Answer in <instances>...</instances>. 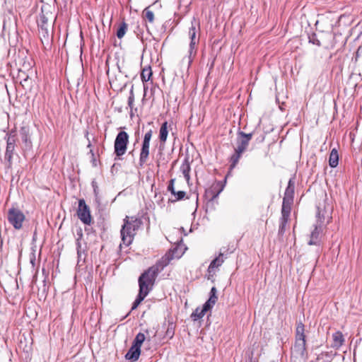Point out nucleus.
Here are the masks:
<instances>
[{
  "label": "nucleus",
  "instance_id": "6e6552de",
  "mask_svg": "<svg viewBox=\"0 0 362 362\" xmlns=\"http://www.w3.org/2000/svg\"><path fill=\"white\" fill-rule=\"evenodd\" d=\"M25 219L24 214L18 209L11 208L8 211V220L15 229H20Z\"/></svg>",
  "mask_w": 362,
  "mask_h": 362
},
{
  "label": "nucleus",
  "instance_id": "603ef678",
  "mask_svg": "<svg viewBox=\"0 0 362 362\" xmlns=\"http://www.w3.org/2000/svg\"><path fill=\"white\" fill-rule=\"evenodd\" d=\"M129 314V313H127L126 316L124 317H126L127 316H128Z\"/></svg>",
  "mask_w": 362,
  "mask_h": 362
},
{
  "label": "nucleus",
  "instance_id": "412c9836",
  "mask_svg": "<svg viewBox=\"0 0 362 362\" xmlns=\"http://www.w3.org/2000/svg\"><path fill=\"white\" fill-rule=\"evenodd\" d=\"M168 135V122H165L162 124L159 131V140L160 143L165 144L166 142Z\"/></svg>",
  "mask_w": 362,
  "mask_h": 362
},
{
  "label": "nucleus",
  "instance_id": "6ab92c4d",
  "mask_svg": "<svg viewBox=\"0 0 362 362\" xmlns=\"http://www.w3.org/2000/svg\"><path fill=\"white\" fill-rule=\"evenodd\" d=\"M333 343L332 347L339 349L342 346L344 341V335L341 332H336L332 334Z\"/></svg>",
  "mask_w": 362,
  "mask_h": 362
},
{
  "label": "nucleus",
  "instance_id": "c756f323",
  "mask_svg": "<svg viewBox=\"0 0 362 362\" xmlns=\"http://www.w3.org/2000/svg\"><path fill=\"white\" fill-rule=\"evenodd\" d=\"M134 93L133 88H132V89L129 91V95L128 98V106L129 107V108L131 110V112H130L131 116H132V115H133L132 110L134 107Z\"/></svg>",
  "mask_w": 362,
  "mask_h": 362
},
{
  "label": "nucleus",
  "instance_id": "cd10ccee",
  "mask_svg": "<svg viewBox=\"0 0 362 362\" xmlns=\"http://www.w3.org/2000/svg\"><path fill=\"white\" fill-rule=\"evenodd\" d=\"M127 27H128L127 24L125 22H122L119 24V28H117V30L116 33L117 37L119 39H121L124 36V35L127 30Z\"/></svg>",
  "mask_w": 362,
  "mask_h": 362
},
{
  "label": "nucleus",
  "instance_id": "ea45409f",
  "mask_svg": "<svg viewBox=\"0 0 362 362\" xmlns=\"http://www.w3.org/2000/svg\"><path fill=\"white\" fill-rule=\"evenodd\" d=\"M144 343V341H138L136 340V339H134V341H133V344L132 346H134V347H139V349H141V346L142 345V344Z\"/></svg>",
  "mask_w": 362,
  "mask_h": 362
},
{
  "label": "nucleus",
  "instance_id": "8fccbe9b",
  "mask_svg": "<svg viewBox=\"0 0 362 362\" xmlns=\"http://www.w3.org/2000/svg\"><path fill=\"white\" fill-rule=\"evenodd\" d=\"M40 3L43 4L44 3V0H40Z\"/></svg>",
  "mask_w": 362,
  "mask_h": 362
},
{
  "label": "nucleus",
  "instance_id": "3c124183",
  "mask_svg": "<svg viewBox=\"0 0 362 362\" xmlns=\"http://www.w3.org/2000/svg\"><path fill=\"white\" fill-rule=\"evenodd\" d=\"M331 218L329 216H327V219H329ZM329 221V220H327V222Z\"/></svg>",
  "mask_w": 362,
  "mask_h": 362
},
{
  "label": "nucleus",
  "instance_id": "5701e85b",
  "mask_svg": "<svg viewBox=\"0 0 362 362\" xmlns=\"http://www.w3.org/2000/svg\"><path fill=\"white\" fill-rule=\"evenodd\" d=\"M295 192V182L293 179H290L288 183V186L285 190L284 196L286 197H290L293 199Z\"/></svg>",
  "mask_w": 362,
  "mask_h": 362
},
{
  "label": "nucleus",
  "instance_id": "b1692460",
  "mask_svg": "<svg viewBox=\"0 0 362 362\" xmlns=\"http://www.w3.org/2000/svg\"><path fill=\"white\" fill-rule=\"evenodd\" d=\"M28 78L29 76L25 71H23L20 69L18 70L16 80L17 81H19L22 86H25V84L28 82Z\"/></svg>",
  "mask_w": 362,
  "mask_h": 362
},
{
  "label": "nucleus",
  "instance_id": "4468645a",
  "mask_svg": "<svg viewBox=\"0 0 362 362\" xmlns=\"http://www.w3.org/2000/svg\"><path fill=\"white\" fill-rule=\"evenodd\" d=\"M322 232V228L320 225H315V229L312 231L310 234V239L308 242V245H317L319 244V236Z\"/></svg>",
  "mask_w": 362,
  "mask_h": 362
},
{
  "label": "nucleus",
  "instance_id": "37998d69",
  "mask_svg": "<svg viewBox=\"0 0 362 362\" xmlns=\"http://www.w3.org/2000/svg\"><path fill=\"white\" fill-rule=\"evenodd\" d=\"M46 270H45V259L44 260V262L42 263V273L43 275L45 274Z\"/></svg>",
  "mask_w": 362,
  "mask_h": 362
},
{
  "label": "nucleus",
  "instance_id": "72a5a7b5",
  "mask_svg": "<svg viewBox=\"0 0 362 362\" xmlns=\"http://www.w3.org/2000/svg\"><path fill=\"white\" fill-rule=\"evenodd\" d=\"M293 202V198L284 197L282 205L291 207Z\"/></svg>",
  "mask_w": 362,
  "mask_h": 362
},
{
  "label": "nucleus",
  "instance_id": "f8f14e48",
  "mask_svg": "<svg viewBox=\"0 0 362 362\" xmlns=\"http://www.w3.org/2000/svg\"><path fill=\"white\" fill-rule=\"evenodd\" d=\"M41 12L39 17L37 18V24L39 29L40 37L42 43H43V38H45V15L44 14V5L42 4L40 7Z\"/></svg>",
  "mask_w": 362,
  "mask_h": 362
},
{
  "label": "nucleus",
  "instance_id": "c85d7f7f",
  "mask_svg": "<svg viewBox=\"0 0 362 362\" xmlns=\"http://www.w3.org/2000/svg\"><path fill=\"white\" fill-rule=\"evenodd\" d=\"M288 221V218H280V224H279V231H278V235L279 236L284 235V234L286 231V226Z\"/></svg>",
  "mask_w": 362,
  "mask_h": 362
},
{
  "label": "nucleus",
  "instance_id": "7c9ffc66",
  "mask_svg": "<svg viewBox=\"0 0 362 362\" xmlns=\"http://www.w3.org/2000/svg\"><path fill=\"white\" fill-rule=\"evenodd\" d=\"M291 207L282 205L281 208V217L284 218L289 219Z\"/></svg>",
  "mask_w": 362,
  "mask_h": 362
},
{
  "label": "nucleus",
  "instance_id": "2f4dec72",
  "mask_svg": "<svg viewBox=\"0 0 362 362\" xmlns=\"http://www.w3.org/2000/svg\"><path fill=\"white\" fill-rule=\"evenodd\" d=\"M144 17L150 22L153 23L154 21V14L153 11L148 10V8H145L144 11Z\"/></svg>",
  "mask_w": 362,
  "mask_h": 362
},
{
  "label": "nucleus",
  "instance_id": "58836bf2",
  "mask_svg": "<svg viewBox=\"0 0 362 362\" xmlns=\"http://www.w3.org/2000/svg\"><path fill=\"white\" fill-rule=\"evenodd\" d=\"M144 343V341H138L136 340V339H134V341H133V344L132 346H134V347H139V349H141V346L142 345V344Z\"/></svg>",
  "mask_w": 362,
  "mask_h": 362
},
{
  "label": "nucleus",
  "instance_id": "4be33fe9",
  "mask_svg": "<svg viewBox=\"0 0 362 362\" xmlns=\"http://www.w3.org/2000/svg\"><path fill=\"white\" fill-rule=\"evenodd\" d=\"M339 163V154L336 148H333L329 154V165L331 168H336Z\"/></svg>",
  "mask_w": 362,
  "mask_h": 362
},
{
  "label": "nucleus",
  "instance_id": "09e8293b",
  "mask_svg": "<svg viewBox=\"0 0 362 362\" xmlns=\"http://www.w3.org/2000/svg\"><path fill=\"white\" fill-rule=\"evenodd\" d=\"M30 262L34 265V260L31 259Z\"/></svg>",
  "mask_w": 362,
  "mask_h": 362
},
{
  "label": "nucleus",
  "instance_id": "f704fd0d",
  "mask_svg": "<svg viewBox=\"0 0 362 362\" xmlns=\"http://www.w3.org/2000/svg\"><path fill=\"white\" fill-rule=\"evenodd\" d=\"M174 182L175 179H171L170 180L169 185L168 186V190L171 192L172 194L175 195V190L174 188Z\"/></svg>",
  "mask_w": 362,
  "mask_h": 362
},
{
  "label": "nucleus",
  "instance_id": "c9c22d12",
  "mask_svg": "<svg viewBox=\"0 0 362 362\" xmlns=\"http://www.w3.org/2000/svg\"><path fill=\"white\" fill-rule=\"evenodd\" d=\"M185 192L184 191H178V192H175V195L176 196V199H175V201H178V200H182L184 199V197H185Z\"/></svg>",
  "mask_w": 362,
  "mask_h": 362
},
{
  "label": "nucleus",
  "instance_id": "9d476101",
  "mask_svg": "<svg viewBox=\"0 0 362 362\" xmlns=\"http://www.w3.org/2000/svg\"><path fill=\"white\" fill-rule=\"evenodd\" d=\"M6 148L4 156V160L7 162V167L11 168L12 165V158L16 146V139L14 135L6 134Z\"/></svg>",
  "mask_w": 362,
  "mask_h": 362
},
{
  "label": "nucleus",
  "instance_id": "4c0bfd02",
  "mask_svg": "<svg viewBox=\"0 0 362 362\" xmlns=\"http://www.w3.org/2000/svg\"><path fill=\"white\" fill-rule=\"evenodd\" d=\"M138 341H144L146 339L145 334L144 333L139 332L136 334V337L134 338Z\"/></svg>",
  "mask_w": 362,
  "mask_h": 362
},
{
  "label": "nucleus",
  "instance_id": "2eb2a0df",
  "mask_svg": "<svg viewBox=\"0 0 362 362\" xmlns=\"http://www.w3.org/2000/svg\"><path fill=\"white\" fill-rule=\"evenodd\" d=\"M20 136L25 148H30L31 147V141L29 135V129L26 127H21L20 130Z\"/></svg>",
  "mask_w": 362,
  "mask_h": 362
},
{
  "label": "nucleus",
  "instance_id": "ddd939ff",
  "mask_svg": "<svg viewBox=\"0 0 362 362\" xmlns=\"http://www.w3.org/2000/svg\"><path fill=\"white\" fill-rule=\"evenodd\" d=\"M141 354V349L139 347L132 346L125 355V358L130 362L136 361Z\"/></svg>",
  "mask_w": 362,
  "mask_h": 362
},
{
  "label": "nucleus",
  "instance_id": "473e14b6",
  "mask_svg": "<svg viewBox=\"0 0 362 362\" xmlns=\"http://www.w3.org/2000/svg\"><path fill=\"white\" fill-rule=\"evenodd\" d=\"M309 42L315 45L318 47L321 45L320 41L318 40L317 36L315 33H312L308 37Z\"/></svg>",
  "mask_w": 362,
  "mask_h": 362
},
{
  "label": "nucleus",
  "instance_id": "7ed1b4c3",
  "mask_svg": "<svg viewBox=\"0 0 362 362\" xmlns=\"http://www.w3.org/2000/svg\"><path fill=\"white\" fill-rule=\"evenodd\" d=\"M142 224L143 221L139 217H125L124 224L120 231L122 241L125 246H129L132 243L136 231L140 228Z\"/></svg>",
  "mask_w": 362,
  "mask_h": 362
},
{
  "label": "nucleus",
  "instance_id": "f03ea898",
  "mask_svg": "<svg viewBox=\"0 0 362 362\" xmlns=\"http://www.w3.org/2000/svg\"><path fill=\"white\" fill-rule=\"evenodd\" d=\"M306 336L305 334V325L301 322H297L295 332V341L291 348V362L305 361L308 358L306 349Z\"/></svg>",
  "mask_w": 362,
  "mask_h": 362
},
{
  "label": "nucleus",
  "instance_id": "1a4fd4ad",
  "mask_svg": "<svg viewBox=\"0 0 362 362\" xmlns=\"http://www.w3.org/2000/svg\"><path fill=\"white\" fill-rule=\"evenodd\" d=\"M78 218L84 224L89 225L91 223L92 217L89 206L86 204L85 200L81 199L78 201V207L77 210Z\"/></svg>",
  "mask_w": 362,
  "mask_h": 362
},
{
  "label": "nucleus",
  "instance_id": "de8ad7c7",
  "mask_svg": "<svg viewBox=\"0 0 362 362\" xmlns=\"http://www.w3.org/2000/svg\"><path fill=\"white\" fill-rule=\"evenodd\" d=\"M91 146V144L89 142L88 144V147L90 148Z\"/></svg>",
  "mask_w": 362,
  "mask_h": 362
},
{
  "label": "nucleus",
  "instance_id": "423d86ee",
  "mask_svg": "<svg viewBox=\"0 0 362 362\" xmlns=\"http://www.w3.org/2000/svg\"><path fill=\"white\" fill-rule=\"evenodd\" d=\"M197 30L196 29L195 25L193 24L189 29V38L190 40L189 45V49H188V54H187V59H188V65L190 66L194 58L195 57L197 49H198V45L199 42V36L197 35Z\"/></svg>",
  "mask_w": 362,
  "mask_h": 362
},
{
  "label": "nucleus",
  "instance_id": "f3484780",
  "mask_svg": "<svg viewBox=\"0 0 362 362\" xmlns=\"http://www.w3.org/2000/svg\"><path fill=\"white\" fill-rule=\"evenodd\" d=\"M224 255V252H220L218 256L216 257L214 260L211 261L210 263L209 267H208V272L211 273L213 272L214 269L215 268H217L220 267L224 262V259L223 258Z\"/></svg>",
  "mask_w": 362,
  "mask_h": 362
},
{
  "label": "nucleus",
  "instance_id": "dca6fc26",
  "mask_svg": "<svg viewBox=\"0 0 362 362\" xmlns=\"http://www.w3.org/2000/svg\"><path fill=\"white\" fill-rule=\"evenodd\" d=\"M180 170L182 173L187 182H189V180L190 179L189 173L191 170V167H190V162H189L188 157H186L184 159V160L180 166Z\"/></svg>",
  "mask_w": 362,
  "mask_h": 362
},
{
  "label": "nucleus",
  "instance_id": "0eeeda50",
  "mask_svg": "<svg viewBox=\"0 0 362 362\" xmlns=\"http://www.w3.org/2000/svg\"><path fill=\"white\" fill-rule=\"evenodd\" d=\"M153 135V131L149 129L144 134L139 153V164L142 167L148 160L150 154V141Z\"/></svg>",
  "mask_w": 362,
  "mask_h": 362
},
{
  "label": "nucleus",
  "instance_id": "f257e3e1",
  "mask_svg": "<svg viewBox=\"0 0 362 362\" xmlns=\"http://www.w3.org/2000/svg\"><path fill=\"white\" fill-rule=\"evenodd\" d=\"M177 247L170 250L165 254L155 265L149 267L146 271L141 274L139 278V286L140 293L147 292V294L152 290L156 279L158 273L168 265L170 261L176 258H180L182 254H177Z\"/></svg>",
  "mask_w": 362,
  "mask_h": 362
},
{
  "label": "nucleus",
  "instance_id": "a19ab883",
  "mask_svg": "<svg viewBox=\"0 0 362 362\" xmlns=\"http://www.w3.org/2000/svg\"><path fill=\"white\" fill-rule=\"evenodd\" d=\"M92 185H93V187L94 194H95V197H97L98 194V186L96 185V182H92Z\"/></svg>",
  "mask_w": 362,
  "mask_h": 362
},
{
  "label": "nucleus",
  "instance_id": "e433bc0d",
  "mask_svg": "<svg viewBox=\"0 0 362 362\" xmlns=\"http://www.w3.org/2000/svg\"><path fill=\"white\" fill-rule=\"evenodd\" d=\"M361 53H362V45L358 47V48L356 52L355 57H354L355 62L358 61Z\"/></svg>",
  "mask_w": 362,
  "mask_h": 362
},
{
  "label": "nucleus",
  "instance_id": "79ce46f5",
  "mask_svg": "<svg viewBox=\"0 0 362 362\" xmlns=\"http://www.w3.org/2000/svg\"><path fill=\"white\" fill-rule=\"evenodd\" d=\"M173 334H174V332L168 328L167 332H166L167 336H168V337H170L171 338L173 337Z\"/></svg>",
  "mask_w": 362,
  "mask_h": 362
},
{
  "label": "nucleus",
  "instance_id": "9b49d317",
  "mask_svg": "<svg viewBox=\"0 0 362 362\" xmlns=\"http://www.w3.org/2000/svg\"><path fill=\"white\" fill-rule=\"evenodd\" d=\"M223 189V185L221 184V182H217L211 186L209 191H207V195L211 196V198L206 203V206L208 208L214 207L215 204H218L217 198Z\"/></svg>",
  "mask_w": 362,
  "mask_h": 362
},
{
  "label": "nucleus",
  "instance_id": "a878e982",
  "mask_svg": "<svg viewBox=\"0 0 362 362\" xmlns=\"http://www.w3.org/2000/svg\"><path fill=\"white\" fill-rule=\"evenodd\" d=\"M152 76V71L150 66L143 69L141 73V78L143 82H147Z\"/></svg>",
  "mask_w": 362,
  "mask_h": 362
},
{
  "label": "nucleus",
  "instance_id": "20e7f679",
  "mask_svg": "<svg viewBox=\"0 0 362 362\" xmlns=\"http://www.w3.org/2000/svg\"><path fill=\"white\" fill-rule=\"evenodd\" d=\"M252 136V133L246 134L243 132H238L237 146L235 148L234 153L230 158V168L231 169L236 166L242 154L247 150Z\"/></svg>",
  "mask_w": 362,
  "mask_h": 362
},
{
  "label": "nucleus",
  "instance_id": "a18cd8bd",
  "mask_svg": "<svg viewBox=\"0 0 362 362\" xmlns=\"http://www.w3.org/2000/svg\"><path fill=\"white\" fill-rule=\"evenodd\" d=\"M42 283H43V287H45V278L42 280ZM44 292H45V288H43L42 290V293H43Z\"/></svg>",
  "mask_w": 362,
  "mask_h": 362
},
{
  "label": "nucleus",
  "instance_id": "393cba45",
  "mask_svg": "<svg viewBox=\"0 0 362 362\" xmlns=\"http://www.w3.org/2000/svg\"><path fill=\"white\" fill-rule=\"evenodd\" d=\"M317 223L315 225H320L321 228L325 221V216L324 210L321 209L320 206H317Z\"/></svg>",
  "mask_w": 362,
  "mask_h": 362
},
{
  "label": "nucleus",
  "instance_id": "39448f33",
  "mask_svg": "<svg viewBox=\"0 0 362 362\" xmlns=\"http://www.w3.org/2000/svg\"><path fill=\"white\" fill-rule=\"evenodd\" d=\"M129 134L124 131H121L117 134L114 142V153L116 156L115 160H120L121 157L125 154L129 144Z\"/></svg>",
  "mask_w": 362,
  "mask_h": 362
},
{
  "label": "nucleus",
  "instance_id": "a211bd4d",
  "mask_svg": "<svg viewBox=\"0 0 362 362\" xmlns=\"http://www.w3.org/2000/svg\"><path fill=\"white\" fill-rule=\"evenodd\" d=\"M209 310L210 308L206 307V305L204 304L202 308H197L195 309V310L191 315V318L192 320L197 321V320L202 318L206 313Z\"/></svg>",
  "mask_w": 362,
  "mask_h": 362
},
{
  "label": "nucleus",
  "instance_id": "aec40b11",
  "mask_svg": "<svg viewBox=\"0 0 362 362\" xmlns=\"http://www.w3.org/2000/svg\"><path fill=\"white\" fill-rule=\"evenodd\" d=\"M217 290L216 287H212L210 291V296L208 300L204 303L206 307L209 308L210 309L215 305L218 300V297L216 296Z\"/></svg>",
  "mask_w": 362,
  "mask_h": 362
},
{
  "label": "nucleus",
  "instance_id": "c03bdc74",
  "mask_svg": "<svg viewBox=\"0 0 362 362\" xmlns=\"http://www.w3.org/2000/svg\"><path fill=\"white\" fill-rule=\"evenodd\" d=\"M77 252L78 254L79 255L80 253V250H81V243H79L78 240H77Z\"/></svg>",
  "mask_w": 362,
  "mask_h": 362
},
{
  "label": "nucleus",
  "instance_id": "bb28decb",
  "mask_svg": "<svg viewBox=\"0 0 362 362\" xmlns=\"http://www.w3.org/2000/svg\"><path fill=\"white\" fill-rule=\"evenodd\" d=\"M147 295H148L147 292H145V293H144L143 292L140 293V291H139V293H138V295L136 296V298L135 299L134 302L132 304V310H134L136 308H137V307L144 300V299L145 298V297Z\"/></svg>",
  "mask_w": 362,
  "mask_h": 362
},
{
  "label": "nucleus",
  "instance_id": "49530a36",
  "mask_svg": "<svg viewBox=\"0 0 362 362\" xmlns=\"http://www.w3.org/2000/svg\"><path fill=\"white\" fill-rule=\"evenodd\" d=\"M90 153H91L93 158H94V153H93V151L92 149H90ZM94 161H95V158H93V162Z\"/></svg>",
  "mask_w": 362,
  "mask_h": 362
}]
</instances>
